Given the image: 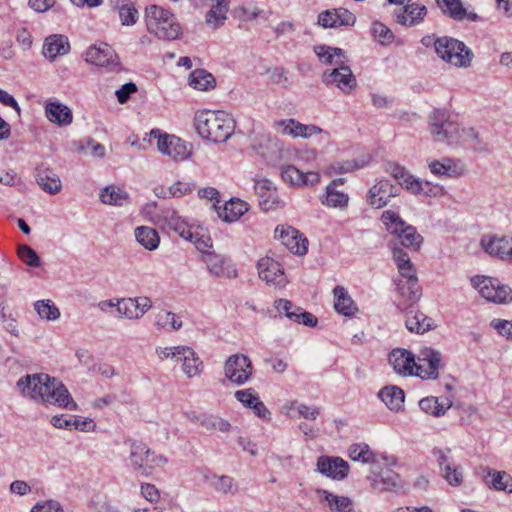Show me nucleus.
<instances>
[{
    "mask_svg": "<svg viewBox=\"0 0 512 512\" xmlns=\"http://www.w3.org/2000/svg\"><path fill=\"white\" fill-rule=\"evenodd\" d=\"M137 242L147 250H155L160 242L159 235L154 228L140 226L135 229Z\"/></svg>",
    "mask_w": 512,
    "mask_h": 512,
    "instance_id": "obj_41",
    "label": "nucleus"
},
{
    "mask_svg": "<svg viewBox=\"0 0 512 512\" xmlns=\"http://www.w3.org/2000/svg\"><path fill=\"white\" fill-rule=\"evenodd\" d=\"M164 219L170 229L174 230L182 238L192 241L193 233L191 232V229L183 220H181L175 211H167Z\"/></svg>",
    "mask_w": 512,
    "mask_h": 512,
    "instance_id": "obj_44",
    "label": "nucleus"
},
{
    "mask_svg": "<svg viewBox=\"0 0 512 512\" xmlns=\"http://www.w3.org/2000/svg\"><path fill=\"white\" fill-rule=\"evenodd\" d=\"M189 85L199 91H208L215 87L214 76L204 69H196L189 76Z\"/></svg>",
    "mask_w": 512,
    "mask_h": 512,
    "instance_id": "obj_38",
    "label": "nucleus"
},
{
    "mask_svg": "<svg viewBox=\"0 0 512 512\" xmlns=\"http://www.w3.org/2000/svg\"><path fill=\"white\" fill-rule=\"evenodd\" d=\"M234 396L237 401L249 409H251L254 406V403L260 399L258 394L252 388L238 390L235 392Z\"/></svg>",
    "mask_w": 512,
    "mask_h": 512,
    "instance_id": "obj_60",
    "label": "nucleus"
},
{
    "mask_svg": "<svg viewBox=\"0 0 512 512\" xmlns=\"http://www.w3.org/2000/svg\"><path fill=\"white\" fill-rule=\"evenodd\" d=\"M333 294L335 298L334 308L338 313L344 316H352L357 312L356 304L343 286H336L333 289Z\"/></svg>",
    "mask_w": 512,
    "mask_h": 512,
    "instance_id": "obj_34",
    "label": "nucleus"
},
{
    "mask_svg": "<svg viewBox=\"0 0 512 512\" xmlns=\"http://www.w3.org/2000/svg\"><path fill=\"white\" fill-rule=\"evenodd\" d=\"M155 326L164 330H179L182 321L173 312L162 310L155 317Z\"/></svg>",
    "mask_w": 512,
    "mask_h": 512,
    "instance_id": "obj_49",
    "label": "nucleus"
},
{
    "mask_svg": "<svg viewBox=\"0 0 512 512\" xmlns=\"http://www.w3.org/2000/svg\"><path fill=\"white\" fill-rule=\"evenodd\" d=\"M327 502L332 512H353V503L350 498L337 496L326 490H318Z\"/></svg>",
    "mask_w": 512,
    "mask_h": 512,
    "instance_id": "obj_40",
    "label": "nucleus"
},
{
    "mask_svg": "<svg viewBox=\"0 0 512 512\" xmlns=\"http://www.w3.org/2000/svg\"><path fill=\"white\" fill-rule=\"evenodd\" d=\"M471 284L488 301L498 304L512 302V288L497 278L477 275L471 278Z\"/></svg>",
    "mask_w": 512,
    "mask_h": 512,
    "instance_id": "obj_9",
    "label": "nucleus"
},
{
    "mask_svg": "<svg viewBox=\"0 0 512 512\" xmlns=\"http://www.w3.org/2000/svg\"><path fill=\"white\" fill-rule=\"evenodd\" d=\"M209 273L218 278L233 279L237 277V270L231 260L222 254L204 252L203 260Z\"/></svg>",
    "mask_w": 512,
    "mask_h": 512,
    "instance_id": "obj_15",
    "label": "nucleus"
},
{
    "mask_svg": "<svg viewBox=\"0 0 512 512\" xmlns=\"http://www.w3.org/2000/svg\"><path fill=\"white\" fill-rule=\"evenodd\" d=\"M45 113L49 121L59 126H67L72 123V111L59 102H49L45 107Z\"/></svg>",
    "mask_w": 512,
    "mask_h": 512,
    "instance_id": "obj_33",
    "label": "nucleus"
},
{
    "mask_svg": "<svg viewBox=\"0 0 512 512\" xmlns=\"http://www.w3.org/2000/svg\"><path fill=\"white\" fill-rule=\"evenodd\" d=\"M70 51L69 39L63 34H52L44 39L42 54L50 62L58 57L68 54Z\"/></svg>",
    "mask_w": 512,
    "mask_h": 512,
    "instance_id": "obj_22",
    "label": "nucleus"
},
{
    "mask_svg": "<svg viewBox=\"0 0 512 512\" xmlns=\"http://www.w3.org/2000/svg\"><path fill=\"white\" fill-rule=\"evenodd\" d=\"M385 170L387 173L392 175L397 181L398 184L407 189L408 191L412 192L413 194H419L421 192H424L425 194H428L425 190L423 185L415 179L412 175H410L404 167L390 162L387 163L385 166Z\"/></svg>",
    "mask_w": 512,
    "mask_h": 512,
    "instance_id": "obj_25",
    "label": "nucleus"
},
{
    "mask_svg": "<svg viewBox=\"0 0 512 512\" xmlns=\"http://www.w3.org/2000/svg\"><path fill=\"white\" fill-rule=\"evenodd\" d=\"M277 139L270 135L260 134L256 136L251 145L252 149L261 157L266 158L270 152L277 148Z\"/></svg>",
    "mask_w": 512,
    "mask_h": 512,
    "instance_id": "obj_47",
    "label": "nucleus"
},
{
    "mask_svg": "<svg viewBox=\"0 0 512 512\" xmlns=\"http://www.w3.org/2000/svg\"><path fill=\"white\" fill-rule=\"evenodd\" d=\"M151 136L158 139L159 151L174 161H183L191 154L186 142L175 135L161 134L160 130L153 129Z\"/></svg>",
    "mask_w": 512,
    "mask_h": 512,
    "instance_id": "obj_11",
    "label": "nucleus"
},
{
    "mask_svg": "<svg viewBox=\"0 0 512 512\" xmlns=\"http://www.w3.org/2000/svg\"><path fill=\"white\" fill-rule=\"evenodd\" d=\"M442 367L441 353L435 349L425 347L419 351L415 376L424 380H435L439 376V370Z\"/></svg>",
    "mask_w": 512,
    "mask_h": 512,
    "instance_id": "obj_12",
    "label": "nucleus"
},
{
    "mask_svg": "<svg viewBox=\"0 0 512 512\" xmlns=\"http://www.w3.org/2000/svg\"><path fill=\"white\" fill-rule=\"evenodd\" d=\"M321 203L327 207L343 209L348 206L349 196L332 187H326L325 194L320 197Z\"/></svg>",
    "mask_w": 512,
    "mask_h": 512,
    "instance_id": "obj_43",
    "label": "nucleus"
},
{
    "mask_svg": "<svg viewBox=\"0 0 512 512\" xmlns=\"http://www.w3.org/2000/svg\"><path fill=\"white\" fill-rule=\"evenodd\" d=\"M215 210L223 221L235 222L237 221L247 210V203L240 199H230L223 205L214 204Z\"/></svg>",
    "mask_w": 512,
    "mask_h": 512,
    "instance_id": "obj_28",
    "label": "nucleus"
},
{
    "mask_svg": "<svg viewBox=\"0 0 512 512\" xmlns=\"http://www.w3.org/2000/svg\"><path fill=\"white\" fill-rule=\"evenodd\" d=\"M397 238L401 246L412 249L414 251L419 250L423 242V237L412 225H407V227L397 236Z\"/></svg>",
    "mask_w": 512,
    "mask_h": 512,
    "instance_id": "obj_45",
    "label": "nucleus"
},
{
    "mask_svg": "<svg viewBox=\"0 0 512 512\" xmlns=\"http://www.w3.org/2000/svg\"><path fill=\"white\" fill-rule=\"evenodd\" d=\"M37 184L49 194H57L62 189L59 175L51 168H37L35 173Z\"/></svg>",
    "mask_w": 512,
    "mask_h": 512,
    "instance_id": "obj_29",
    "label": "nucleus"
},
{
    "mask_svg": "<svg viewBox=\"0 0 512 512\" xmlns=\"http://www.w3.org/2000/svg\"><path fill=\"white\" fill-rule=\"evenodd\" d=\"M194 126L199 136L214 143H224L233 134L235 121L224 111H197Z\"/></svg>",
    "mask_w": 512,
    "mask_h": 512,
    "instance_id": "obj_3",
    "label": "nucleus"
},
{
    "mask_svg": "<svg viewBox=\"0 0 512 512\" xmlns=\"http://www.w3.org/2000/svg\"><path fill=\"white\" fill-rule=\"evenodd\" d=\"M85 60L100 67H108L115 70L119 66L118 57L113 48L107 43H99L90 46L85 53Z\"/></svg>",
    "mask_w": 512,
    "mask_h": 512,
    "instance_id": "obj_14",
    "label": "nucleus"
},
{
    "mask_svg": "<svg viewBox=\"0 0 512 512\" xmlns=\"http://www.w3.org/2000/svg\"><path fill=\"white\" fill-rule=\"evenodd\" d=\"M314 52L318 56L319 60L326 65H340V63H345V60L334 59L332 52L330 51V46L327 45H318L314 47Z\"/></svg>",
    "mask_w": 512,
    "mask_h": 512,
    "instance_id": "obj_61",
    "label": "nucleus"
},
{
    "mask_svg": "<svg viewBox=\"0 0 512 512\" xmlns=\"http://www.w3.org/2000/svg\"><path fill=\"white\" fill-rule=\"evenodd\" d=\"M492 476L489 486L499 491L512 492V477L505 471L488 472Z\"/></svg>",
    "mask_w": 512,
    "mask_h": 512,
    "instance_id": "obj_51",
    "label": "nucleus"
},
{
    "mask_svg": "<svg viewBox=\"0 0 512 512\" xmlns=\"http://www.w3.org/2000/svg\"><path fill=\"white\" fill-rule=\"evenodd\" d=\"M379 398L390 410L399 411L404 403V392L397 386H386L378 393Z\"/></svg>",
    "mask_w": 512,
    "mask_h": 512,
    "instance_id": "obj_37",
    "label": "nucleus"
},
{
    "mask_svg": "<svg viewBox=\"0 0 512 512\" xmlns=\"http://www.w3.org/2000/svg\"><path fill=\"white\" fill-rule=\"evenodd\" d=\"M322 81L327 86L335 85L345 94L356 87V78L346 62L340 63L335 69L325 71L322 74Z\"/></svg>",
    "mask_w": 512,
    "mask_h": 512,
    "instance_id": "obj_13",
    "label": "nucleus"
},
{
    "mask_svg": "<svg viewBox=\"0 0 512 512\" xmlns=\"http://www.w3.org/2000/svg\"><path fill=\"white\" fill-rule=\"evenodd\" d=\"M442 13L455 21H462L466 16V9L461 0H435Z\"/></svg>",
    "mask_w": 512,
    "mask_h": 512,
    "instance_id": "obj_39",
    "label": "nucleus"
},
{
    "mask_svg": "<svg viewBox=\"0 0 512 512\" xmlns=\"http://www.w3.org/2000/svg\"><path fill=\"white\" fill-rule=\"evenodd\" d=\"M200 419V425L203 426L208 431H221V432H228L231 429V424L218 416L214 415H202V418Z\"/></svg>",
    "mask_w": 512,
    "mask_h": 512,
    "instance_id": "obj_52",
    "label": "nucleus"
},
{
    "mask_svg": "<svg viewBox=\"0 0 512 512\" xmlns=\"http://www.w3.org/2000/svg\"><path fill=\"white\" fill-rule=\"evenodd\" d=\"M349 457L353 461L362 463H375L376 458L374 452L367 444L358 443L353 444L349 448Z\"/></svg>",
    "mask_w": 512,
    "mask_h": 512,
    "instance_id": "obj_48",
    "label": "nucleus"
},
{
    "mask_svg": "<svg viewBox=\"0 0 512 512\" xmlns=\"http://www.w3.org/2000/svg\"><path fill=\"white\" fill-rule=\"evenodd\" d=\"M381 220L384 223L386 230L398 236L408 224L398 215V213L392 210H386L382 213Z\"/></svg>",
    "mask_w": 512,
    "mask_h": 512,
    "instance_id": "obj_46",
    "label": "nucleus"
},
{
    "mask_svg": "<svg viewBox=\"0 0 512 512\" xmlns=\"http://www.w3.org/2000/svg\"><path fill=\"white\" fill-rule=\"evenodd\" d=\"M90 512H119V510L110 505L105 497L95 495L91 498L88 504Z\"/></svg>",
    "mask_w": 512,
    "mask_h": 512,
    "instance_id": "obj_59",
    "label": "nucleus"
},
{
    "mask_svg": "<svg viewBox=\"0 0 512 512\" xmlns=\"http://www.w3.org/2000/svg\"><path fill=\"white\" fill-rule=\"evenodd\" d=\"M429 131L437 142L448 144L458 143L460 128L457 122L451 119L450 112L445 108L434 109L429 117Z\"/></svg>",
    "mask_w": 512,
    "mask_h": 512,
    "instance_id": "obj_8",
    "label": "nucleus"
},
{
    "mask_svg": "<svg viewBox=\"0 0 512 512\" xmlns=\"http://www.w3.org/2000/svg\"><path fill=\"white\" fill-rule=\"evenodd\" d=\"M281 177L286 183L301 186L302 170L294 165H285L281 167Z\"/></svg>",
    "mask_w": 512,
    "mask_h": 512,
    "instance_id": "obj_58",
    "label": "nucleus"
},
{
    "mask_svg": "<svg viewBox=\"0 0 512 512\" xmlns=\"http://www.w3.org/2000/svg\"><path fill=\"white\" fill-rule=\"evenodd\" d=\"M450 160L447 159L446 162H440L437 160L431 161L429 163V168L431 172L436 176H453L455 174V170L449 164Z\"/></svg>",
    "mask_w": 512,
    "mask_h": 512,
    "instance_id": "obj_62",
    "label": "nucleus"
},
{
    "mask_svg": "<svg viewBox=\"0 0 512 512\" xmlns=\"http://www.w3.org/2000/svg\"><path fill=\"white\" fill-rule=\"evenodd\" d=\"M16 387L24 396L33 400L57 404L69 410L77 408V404L67 388L63 384L57 383L54 378L51 379L47 374H27L17 381Z\"/></svg>",
    "mask_w": 512,
    "mask_h": 512,
    "instance_id": "obj_2",
    "label": "nucleus"
},
{
    "mask_svg": "<svg viewBox=\"0 0 512 512\" xmlns=\"http://www.w3.org/2000/svg\"><path fill=\"white\" fill-rule=\"evenodd\" d=\"M100 200L104 204L123 206L128 204L129 194L121 187L109 185L103 188L100 192Z\"/></svg>",
    "mask_w": 512,
    "mask_h": 512,
    "instance_id": "obj_36",
    "label": "nucleus"
},
{
    "mask_svg": "<svg viewBox=\"0 0 512 512\" xmlns=\"http://www.w3.org/2000/svg\"><path fill=\"white\" fill-rule=\"evenodd\" d=\"M372 489L376 492L391 491L400 486L399 475L390 469L381 471H372V475L368 476Z\"/></svg>",
    "mask_w": 512,
    "mask_h": 512,
    "instance_id": "obj_26",
    "label": "nucleus"
},
{
    "mask_svg": "<svg viewBox=\"0 0 512 512\" xmlns=\"http://www.w3.org/2000/svg\"><path fill=\"white\" fill-rule=\"evenodd\" d=\"M177 354L179 355L177 361L183 362V371L189 378L200 374L202 361L192 348L183 346L180 351H177Z\"/></svg>",
    "mask_w": 512,
    "mask_h": 512,
    "instance_id": "obj_32",
    "label": "nucleus"
},
{
    "mask_svg": "<svg viewBox=\"0 0 512 512\" xmlns=\"http://www.w3.org/2000/svg\"><path fill=\"white\" fill-rule=\"evenodd\" d=\"M215 4L206 14V22L214 28L221 26L226 20L229 4L226 0H214Z\"/></svg>",
    "mask_w": 512,
    "mask_h": 512,
    "instance_id": "obj_42",
    "label": "nucleus"
},
{
    "mask_svg": "<svg viewBox=\"0 0 512 512\" xmlns=\"http://www.w3.org/2000/svg\"><path fill=\"white\" fill-rule=\"evenodd\" d=\"M317 470L335 480L344 479L349 472V465L340 457L321 456L317 460Z\"/></svg>",
    "mask_w": 512,
    "mask_h": 512,
    "instance_id": "obj_20",
    "label": "nucleus"
},
{
    "mask_svg": "<svg viewBox=\"0 0 512 512\" xmlns=\"http://www.w3.org/2000/svg\"><path fill=\"white\" fill-rule=\"evenodd\" d=\"M400 188L393 185L388 180H380L372 186L367 195L368 204L376 209H380L388 204L391 198L399 195Z\"/></svg>",
    "mask_w": 512,
    "mask_h": 512,
    "instance_id": "obj_16",
    "label": "nucleus"
},
{
    "mask_svg": "<svg viewBox=\"0 0 512 512\" xmlns=\"http://www.w3.org/2000/svg\"><path fill=\"white\" fill-rule=\"evenodd\" d=\"M16 387L24 396L33 400L57 404L69 410L77 408V404L67 388L63 384L57 383L54 378L51 379L47 374H27L17 381Z\"/></svg>",
    "mask_w": 512,
    "mask_h": 512,
    "instance_id": "obj_1",
    "label": "nucleus"
},
{
    "mask_svg": "<svg viewBox=\"0 0 512 512\" xmlns=\"http://www.w3.org/2000/svg\"><path fill=\"white\" fill-rule=\"evenodd\" d=\"M427 14V8L418 3H412L405 6L404 10L395 15L396 22L404 26H415L424 20Z\"/></svg>",
    "mask_w": 512,
    "mask_h": 512,
    "instance_id": "obj_30",
    "label": "nucleus"
},
{
    "mask_svg": "<svg viewBox=\"0 0 512 512\" xmlns=\"http://www.w3.org/2000/svg\"><path fill=\"white\" fill-rule=\"evenodd\" d=\"M259 277L267 284L284 287L287 283L280 263L271 258H262L258 261Z\"/></svg>",
    "mask_w": 512,
    "mask_h": 512,
    "instance_id": "obj_18",
    "label": "nucleus"
},
{
    "mask_svg": "<svg viewBox=\"0 0 512 512\" xmlns=\"http://www.w3.org/2000/svg\"><path fill=\"white\" fill-rule=\"evenodd\" d=\"M400 279L395 280L399 297L395 300L396 307L405 311L416 304L422 295L414 265L408 264L398 269Z\"/></svg>",
    "mask_w": 512,
    "mask_h": 512,
    "instance_id": "obj_5",
    "label": "nucleus"
},
{
    "mask_svg": "<svg viewBox=\"0 0 512 512\" xmlns=\"http://www.w3.org/2000/svg\"><path fill=\"white\" fill-rule=\"evenodd\" d=\"M293 138L302 137L307 138L314 134H319L322 129L315 125H305L295 120Z\"/></svg>",
    "mask_w": 512,
    "mask_h": 512,
    "instance_id": "obj_63",
    "label": "nucleus"
},
{
    "mask_svg": "<svg viewBox=\"0 0 512 512\" xmlns=\"http://www.w3.org/2000/svg\"><path fill=\"white\" fill-rule=\"evenodd\" d=\"M355 21V15L345 8L325 10L318 15V24L324 28L352 26Z\"/></svg>",
    "mask_w": 512,
    "mask_h": 512,
    "instance_id": "obj_19",
    "label": "nucleus"
},
{
    "mask_svg": "<svg viewBox=\"0 0 512 512\" xmlns=\"http://www.w3.org/2000/svg\"><path fill=\"white\" fill-rule=\"evenodd\" d=\"M254 190L259 199V205L262 210L269 211L279 204V197L276 187L268 179L256 180Z\"/></svg>",
    "mask_w": 512,
    "mask_h": 512,
    "instance_id": "obj_23",
    "label": "nucleus"
},
{
    "mask_svg": "<svg viewBox=\"0 0 512 512\" xmlns=\"http://www.w3.org/2000/svg\"><path fill=\"white\" fill-rule=\"evenodd\" d=\"M135 0L121 4L118 9L119 18L122 25L130 26L136 23L139 18V12L134 6Z\"/></svg>",
    "mask_w": 512,
    "mask_h": 512,
    "instance_id": "obj_53",
    "label": "nucleus"
},
{
    "mask_svg": "<svg viewBox=\"0 0 512 512\" xmlns=\"http://www.w3.org/2000/svg\"><path fill=\"white\" fill-rule=\"evenodd\" d=\"M224 374L232 384L242 386L252 377V362L245 354L231 355L224 363Z\"/></svg>",
    "mask_w": 512,
    "mask_h": 512,
    "instance_id": "obj_10",
    "label": "nucleus"
},
{
    "mask_svg": "<svg viewBox=\"0 0 512 512\" xmlns=\"http://www.w3.org/2000/svg\"><path fill=\"white\" fill-rule=\"evenodd\" d=\"M405 310V326L413 333L423 334L433 328L432 318L426 316L420 311Z\"/></svg>",
    "mask_w": 512,
    "mask_h": 512,
    "instance_id": "obj_31",
    "label": "nucleus"
},
{
    "mask_svg": "<svg viewBox=\"0 0 512 512\" xmlns=\"http://www.w3.org/2000/svg\"><path fill=\"white\" fill-rule=\"evenodd\" d=\"M18 256L26 265L30 267H39L41 265L40 257L36 251L28 245L23 244L18 247Z\"/></svg>",
    "mask_w": 512,
    "mask_h": 512,
    "instance_id": "obj_57",
    "label": "nucleus"
},
{
    "mask_svg": "<svg viewBox=\"0 0 512 512\" xmlns=\"http://www.w3.org/2000/svg\"><path fill=\"white\" fill-rule=\"evenodd\" d=\"M491 326L501 335L508 339H512V321L494 319Z\"/></svg>",
    "mask_w": 512,
    "mask_h": 512,
    "instance_id": "obj_64",
    "label": "nucleus"
},
{
    "mask_svg": "<svg viewBox=\"0 0 512 512\" xmlns=\"http://www.w3.org/2000/svg\"><path fill=\"white\" fill-rule=\"evenodd\" d=\"M388 360L398 374L415 375L416 360L410 351L401 348L394 349L389 354Z\"/></svg>",
    "mask_w": 512,
    "mask_h": 512,
    "instance_id": "obj_24",
    "label": "nucleus"
},
{
    "mask_svg": "<svg viewBox=\"0 0 512 512\" xmlns=\"http://www.w3.org/2000/svg\"><path fill=\"white\" fill-rule=\"evenodd\" d=\"M34 309L41 319L55 321L60 317V311L51 300H38L34 303Z\"/></svg>",
    "mask_w": 512,
    "mask_h": 512,
    "instance_id": "obj_50",
    "label": "nucleus"
},
{
    "mask_svg": "<svg viewBox=\"0 0 512 512\" xmlns=\"http://www.w3.org/2000/svg\"><path fill=\"white\" fill-rule=\"evenodd\" d=\"M371 33L381 45H389L394 39L393 32L386 25L378 21L373 22Z\"/></svg>",
    "mask_w": 512,
    "mask_h": 512,
    "instance_id": "obj_56",
    "label": "nucleus"
},
{
    "mask_svg": "<svg viewBox=\"0 0 512 512\" xmlns=\"http://www.w3.org/2000/svg\"><path fill=\"white\" fill-rule=\"evenodd\" d=\"M145 22L149 33L159 39L175 40L182 34V28L175 15L157 5L146 8Z\"/></svg>",
    "mask_w": 512,
    "mask_h": 512,
    "instance_id": "obj_4",
    "label": "nucleus"
},
{
    "mask_svg": "<svg viewBox=\"0 0 512 512\" xmlns=\"http://www.w3.org/2000/svg\"><path fill=\"white\" fill-rule=\"evenodd\" d=\"M297 233L298 232L290 226L286 228L277 227L275 229V237L280 239L283 245H285L294 254L303 255L307 252L308 241L303 239L300 244L297 240Z\"/></svg>",
    "mask_w": 512,
    "mask_h": 512,
    "instance_id": "obj_27",
    "label": "nucleus"
},
{
    "mask_svg": "<svg viewBox=\"0 0 512 512\" xmlns=\"http://www.w3.org/2000/svg\"><path fill=\"white\" fill-rule=\"evenodd\" d=\"M436 54L445 62L458 68H467L471 65L474 54L464 42L443 36L434 42Z\"/></svg>",
    "mask_w": 512,
    "mask_h": 512,
    "instance_id": "obj_6",
    "label": "nucleus"
},
{
    "mask_svg": "<svg viewBox=\"0 0 512 512\" xmlns=\"http://www.w3.org/2000/svg\"><path fill=\"white\" fill-rule=\"evenodd\" d=\"M151 307L152 302L149 297L124 298L119 305V314L130 320L140 319Z\"/></svg>",
    "mask_w": 512,
    "mask_h": 512,
    "instance_id": "obj_21",
    "label": "nucleus"
},
{
    "mask_svg": "<svg viewBox=\"0 0 512 512\" xmlns=\"http://www.w3.org/2000/svg\"><path fill=\"white\" fill-rule=\"evenodd\" d=\"M481 246L489 255L512 263V237L484 236Z\"/></svg>",
    "mask_w": 512,
    "mask_h": 512,
    "instance_id": "obj_17",
    "label": "nucleus"
},
{
    "mask_svg": "<svg viewBox=\"0 0 512 512\" xmlns=\"http://www.w3.org/2000/svg\"><path fill=\"white\" fill-rule=\"evenodd\" d=\"M213 487L216 491L227 494H235L238 491V484L236 481L227 475H213Z\"/></svg>",
    "mask_w": 512,
    "mask_h": 512,
    "instance_id": "obj_55",
    "label": "nucleus"
},
{
    "mask_svg": "<svg viewBox=\"0 0 512 512\" xmlns=\"http://www.w3.org/2000/svg\"><path fill=\"white\" fill-rule=\"evenodd\" d=\"M419 406L422 411L435 417H440L452 406V401L448 398H439L430 396L420 400Z\"/></svg>",
    "mask_w": 512,
    "mask_h": 512,
    "instance_id": "obj_35",
    "label": "nucleus"
},
{
    "mask_svg": "<svg viewBox=\"0 0 512 512\" xmlns=\"http://www.w3.org/2000/svg\"><path fill=\"white\" fill-rule=\"evenodd\" d=\"M126 444H129L130 448L128 456L129 465L134 472L141 476L150 475L154 468L163 466L168 461L165 456L156 455L147 444L141 441L128 440Z\"/></svg>",
    "mask_w": 512,
    "mask_h": 512,
    "instance_id": "obj_7",
    "label": "nucleus"
},
{
    "mask_svg": "<svg viewBox=\"0 0 512 512\" xmlns=\"http://www.w3.org/2000/svg\"><path fill=\"white\" fill-rule=\"evenodd\" d=\"M288 319L308 327H315L318 323V319L313 314L298 306H294L288 315Z\"/></svg>",
    "mask_w": 512,
    "mask_h": 512,
    "instance_id": "obj_54",
    "label": "nucleus"
}]
</instances>
